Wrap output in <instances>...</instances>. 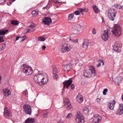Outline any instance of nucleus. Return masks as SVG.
<instances>
[{
    "instance_id": "bf43d9fd",
    "label": "nucleus",
    "mask_w": 123,
    "mask_h": 123,
    "mask_svg": "<svg viewBox=\"0 0 123 123\" xmlns=\"http://www.w3.org/2000/svg\"><path fill=\"white\" fill-rule=\"evenodd\" d=\"M122 99L123 101V94L122 95Z\"/></svg>"
},
{
    "instance_id": "e433bc0d",
    "label": "nucleus",
    "mask_w": 123,
    "mask_h": 123,
    "mask_svg": "<svg viewBox=\"0 0 123 123\" xmlns=\"http://www.w3.org/2000/svg\"><path fill=\"white\" fill-rule=\"evenodd\" d=\"M11 22V24L13 25H17L18 24V22L15 20L12 21Z\"/></svg>"
},
{
    "instance_id": "c756f323",
    "label": "nucleus",
    "mask_w": 123,
    "mask_h": 123,
    "mask_svg": "<svg viewBox=\"0 0 123 123\" xmlns=\"http://www.w3.org/2000/svg\"><path fill=\"white\" fill-rule=\"evenodd\" d=\"M38 11L35 10H33L32 12V14L34 16H36L38 14Z\"/></svg>"
},
{
    "instance_id": "6e6552de",
    "label": "nucleus",
    "mask_w": 123,
    "mask_h": 123,
    "mask_svg": "<svg viewBox=\"0 0 123 123\" xmlns=\"http://www.w3.org/2000/svg\"><path fill=\"white\" fill-rule=\"evenodd\" d=\"M121 43L118 42H116L115 44L112 46L113 49L114 51L117 52H120L121 51Z\"/></svg>"
},
{
    "instance_id": "cd10ccee",
    "label": "nucleus",
    "mask_w": 123,
    "mask_h": 123,
    "mask_svg": "<svg viewBox=\"0 0 123 123\" xmlns=\"http://www.w3.org/2000/svg\"><path fill=\"white\" fill-rule=\"evenodd\" d=\"M8 31V30L7 29L1 30H0V35L5 34Z\"/></svg>"
},
{
    "instance_id": "f3484780",
    "label": "nucleus",
    "mask_w": 123,
    "mask_h": 123,
    "mask_svg": "<svg viewBox=\"0 0 123 123\" xmlns=\"http://www.w3.org/2000/svg\"><path fill=\"white\" fill-rule=\"evenodd\" d=\"M65 104L68 105L67 108L70 109L72 108V107L70 103L69 100L67 98H65L63 101Z\"/></svg>"
},
{
    "instance_id": "79ce46f5",
    "label": "nucleus",
    "mask_w": 123,
    "mask_h": 123,
    "mask_svg": "<svg viewBox=\"0 0 123 123\" xmlns=\"http://www.w3.org/2000/svg\"><path fill=\"white\" fill-rule=\"evenodd\" d=\"M23 93L25 96H26L28 94V92L27 90H26L23 92Z\"/></svg>"
},
{
    "instance_id": "09e8293b",
    "label": "nucleus",
    "mask_w": 123,
    "mask_h": 123,
    "mask_svg": "<svg viewBox=\"0 0 123 123\" xmlns=\"http://www.w3.org/2000/svg\"><path fill=\"white\" fill-rule=\"evenodd\" d=\"M47 117V114L44 113L43 115V117L44 118H46Z\"/></svg>"
},
{
    "instance_id": "b1692460",
    "label": "nucleus",
    "mask_w": 123,
    "mask_h": 123,
    "mask_svg": "<svg viewBox=\"0 0 123 123\" xmlns=\"http://www.w3.org/2000/svg\"><path fill=\"white\" fill-rule=\"evenodd\" d=\"M35 123L34 119L32 118H28L25 120L26 123Z\"/></svg>"
},
{
    "instance_id": "a878e982",
    "label": "nucleus",
    "mask_w": 123,
    "mask_h": 123,
    "mask_svg": "<svg viewBox=\"0 0 123 123\" xmlns=\"http://www.w3.org/2000/svg\"><path fill=\"white\" fill-rule=\"evenodd\" d=\"M76 65H78L80 66H82V62L81 60H80L78 58H76Z\"/></svg>"
},
{
    "instance_id": "c9c22d12",
    "label": "nucleus",
    "mask_w": 123,
    "mask_h": 123,
    "mask_svg": "<svg viewBox=\"0 0 123 123\" xmlns=\"http://www.w3.org/2000/svg\"><path fill=\"white\" fill-rule=\"evenodd\" d=\"M114 6L117 9H120L121 8V5L119 4H115L114 5Z\"/></svg>"
},
{
    "instance_id": "ddd939ff",
    "label": "nucleus",
    "mask_w": 123,
    "mask_h": 123,
    "mask_svg": "<svg viewBox=\"0 0 123 123\" xmlns=\"http://www.w3.org/2000/svg\"><path fill=\"white\" fill-rule=\"evenodd\" d=\"M43 23L45 25H49L52 22L51 19L50 18L45 17L42 20Z\"/></svg>"
},
{
    "instance_id": "603ef678",
    "label": "nucleus",
    "mask_w": 123,
    "mask_h": 123,
    "mask_svg": "<svg viewBox=\"0 0 123 123\" xmlns=\"http://www.w3.org/2000/svg\"><path fill=\"white\" fill-rule=\"evenodd\" d=\"M74 87V84H72L71 86V88L72 89H73Z\"/></svg>"
},
{
    "instance_id": "bb28decb",
    "label": "nucleus",
    "mask_w": 123,
    "mask_h": 123,
    "mask_svg": "<svg viewBox=\"0 0 123 123\" xmlns=\"http://www.w3.org/2000/svg\"><path fill=\"white\" fill-rule=\"evenodd\" d=\"M98 62L99 63L97 65H96L97 67H98L100 66L101 64V63L102 64V65L103 66L104 64V61L101 60H99Z\"/></svg>"
},
{
    "instance_id": "72a5a7b5",
    "label": "nucleus",
    "mask_w": 123,
    "mask_h": 123,
    "mask_svg": "<svg viewBox=\"0 0 123 123\" xmlns=\"http://www.w3.org/2000/svg\"><path fill=\"white\" fill-rule=\"evenodd\" d=\"M38 40H39V41H44L45 39L44 37L42 36H41L40 37H39L38 38Z\"/></svg>"
},
{
    "instance_id": "423d86ee",
    "label": "nucleus",
    "mask_w": 123,
    "mask_h": 123,
    "mask_svg": "<svg viewBox=\"0 0 123 123\" xmlns=\"http://www.w3.org/2000/svg\"><path fill=\"white\" fill-rule=\"evenodd\" d=\"M117 13V10L116 9L113 8H111L109 9L108 14L109 18L112 21H114L115 18Z\"/></svg>"
},
{
    "instance_id": "f03ea898",
    "label": "nucleus",
    "mask_w": 123,
    "mask_h": 123,
    "mask_svg": "<svg viewBox=\"0 0 123 123\" xmlns=\"http://www.w3.org/2000/svg\"><path fill=\"white\" fill-rule=\"evenodd\" d=\"M21 67L23 72L27 75H31L33 72L32 68L25 64L22 65Z\"/></svg>"
},
{
    "instance_id": "3c124183",
    "label": "nucleus",
    "mask_w": 123,
    "mask_h": 123,
    "mask_svg": "<svg viewBox=\"0 0 123 123\" xmlns=\"http://www.w3.org/2000/svg\"><path fill=\"white\" fill-rule=\"evenodd\" d=\"M72 42L74 43H77L78 42V40L77 39L76 40L73 39Z\"/></svg>"
},
{
    "instance_id": "4d7b16f0",
    "label": "nucleus",
    "mask_w": 123,
    "mask_h": 123,
    "mask_svg": "<svg viewBox=\"0 0 123 123\" xmlns=\"http://www.w3.org/2000/svg\"><path fill=\"white\" fill-rule=\"evenodd\" d=\"M48 8V7L47 6H46L45 7H43V9H47Z\"/></svg>"
},
{
    "instance_id": "aec40b11",
    "label": "nucleus",
    "mask_w": 123,
    "mask_h": 123,
    "mask_svg": "<svg viewBox=\"0 0 123 123\" xmlns=\"http://www.w3.org/2000/svg\"><path fill=\"white\" fill-rule=\"evenodd\" d=\"M95 117L94 119V122L95 123H96L99 122L101 119V117L98 115H96L94 116Z\"/></svg>"
},
{
    "instance_id": "6ab92c4d",
    "label": "nucleus",
    "mask_w": 123,
    "mask_h": 123,
    "mask_svg": "<svg viewBox=\"0 0 123 123\" xmlns=\"http://www.w3.org/2000/svg\"><path fill=\"white\" fill-rule=\"evenodd\" d=\"M122 79V77L121 76L117 77L115 79V82L117 85H118L121 82Z\"/></svg>"
},
{
    "instance_id": "49530a36",
    "label": "nucleus",
    "mask_w": 123,
    "mask_h": 123,
    "mask_svg": "<svg viewBox=\"0 0 123 123\" xmlns=\"http://www.w3.org/2000/svg\"><path fill=\"white\" fill-rule=\"evenodd\" d=\"M4 41L3 37L1 36H0V42H3Z\"/></svg>"
},
{
    "instance_id": "680f3d73",
    "label": "nucleus",
    "mask_w": 123,
    "mask_h": 123,
    "mask_svg": "<svg viewBox=\"0 0 123 123\" xmlns=\"http://www.w3.org/2000/svg\"><path fill=\"white\" fill-rule=\"evenodd\" d=\"M16 0H12V2H14Z\"/></svg>"
},
{
    "instance_id": "a211bd4d",
    "label": "nucleus",
    "mask_w": 123,
    "mask_h": 123,
    "mask_svg": "<svg viewBox=\"0 0 123 123\" xmlns=\"http://www.w3.org/2000/svg\"><path fill=\"white\" fill-rule=\"evenodd\" d=\"M90 43L86 40H85L82 43V47L85 49H87Z\"/></svg>"
},
{
    "instance_id": "393cba45",
    "label": "nucleus",
    "mask_w": 123,
    "mask_h": 123,
    "mask_svg": "<svg viewBox=\"0 0 123 123\" xmlns=\"http://www.w3.org/2000/svg\"><path fill=\"white\" fill-rule=\"evenodd\" d=\"M52 68L53 74L57 73L58 71L57 69L56 66L55 65H53L52 67Z\"/></svg>"
},
{
    "instance_id": "864d4df0",
    "label": "nucleus",
    "mask_w": 123,
    "mask_h": 123,
    "mask_svg": "<svg viewBox=\"0 0 123 123\" xmlns=\"http://www.w3.org/2000/svg\"><path fill=\"white\" fill-rule=\"evenodd\" d=\"M96 101L98 103H99L100 101V99L98 98L96 99Z\"/></svg>"
},
{
    "instance_id": "2eb2a0df",
    "label": "nucleus",
    "mask_w": 123,
    "mask_h": 123,
    "mask_svg": "<svg viewBox=\"0 0 123 123\" xmlns=\"http://www.w3.org/2000/svg\"><path fill=\"white\" fill-rule=\"evenodd\" d=\"M115 103L116 102L114 100L111 101L108 105L109 108L111 110L113 109Z\"/></svg>"
},
{
    "instance_id": "5701e85b",
    "label": "nucleus",
    "mask_w": 123,
    "mask_h": 123,
    "mask_svg": "<svg viewBox=\"0 0 123 123\" xmlns=\"http://www.w3.org/2000/svg\"><path fill=\"white\" fill-rule=\"evenodd\" d=\"M4 94L6 96H8L10 95L11 93L10 92V90L7 89L5 88L3 90Z\"/></svg>"
},
{
    "instance_id": "13d9d810",
    "label": "nucleus",
    "mask_w": 123,
    "mask_h": 123,
    "mask_svg": "<svg viewBox=\"0 0 123 123\" xmlns=\"http://www.w3.org/2000/svg\"><path fill=\"white\" fill-rule=\"evenodd\" d=\"M120 9H123V6H121V8Z\"/></svg>"
},
{
    "instance_id": "4c0bfd02",
    "label": "nucleus",
    "mask_w": 123,
    "mask_h": 123,
    "mask_svg": "<svg viewBox=\"0 0 123 123\" xmlns=\"http://www.w3.org/2000/svg\"><path fill=\"white\" fill-rule=\"evenodd\" d=\"M27 31L26 32V33L27 32H31V31H35V29H34L31 28L30 29H27Z\"/></svg>"
},
{
    "instance_id": "20e7f679",
    "label": "nucleus",
    "mask_w": 123,
    "mask_h": 123,
    "mask_svg": "<svg viewBox=\"0 0 123 123\" xmlns=\"http://www.w3.org/2000/svg\"><path fill=\"white\" fill-rule=\"evenodd\" d=\"M111 31L113 34L117 37H119L121 35V28L118 25H115L114 28L111 30Z\"/></svg>"
},
{
    "instance_id": "0e129e2a",
    "label": "nucleus",
    "mask_w": 123,
    "mask_h": 123,
    "mask_svg": "<svg viewBox=\"0 0 123 123\" xmlns=\"http://www.w3.org/2000/svg\"><path fill=\"white\" fill-rule=\"evenodd\" d=\"M25 40V39H23V40H22V41H23L24 40Z\"/></svg>"
},
{
    "instance_id": "f8f14e48",
    "label": "nucleus",
    "mask_w": 123,
    "mask_h": 123,
    "mask_svg": "<svg viewBox=\"0 0 123 123\" xmlns=\"http://www.w3.org/2000/svg\"><path fill=\"white\" fill-rule=\"evenodd\" d=\"M4 113L5 118H7L11 115L10 111L6 107H5L4 108Z\"/></svg>"
},
{
    "instance_id": "412c9836",
    "label": "nucleus",
    "mask_w": 123,
    "mask_h": 123,
    "mask_svg": "<svg viewBox=\"0 0 123 123\" xmlns=\"http://www.w3.org/2000/svg\"><path fill=\"white\" fill-rule=\"evenodd\" d=\"M123 113V105H120L119 109L117 111V115H121Z\"/></svg>"
},
{
    "instance_id": "de8ad7c7",
    "label": "nucleus",
    "mask_w": 123,
    "mask_h": 123,
    "mask_svg": "<svg viewBox=\"0 0 123 123\" xmlns=\"http://www.w3.org/2000/svg\"><path fill=\"white\" fill-rule=\"evenodd\" d=\"M85 8H79V10L81 12H84L85 10Z\"/></svg>"
},
{
    "instance_id": "2f4dec72",
    "label": "nucleus",
    "mask_w": 123,
    "mask_h": 123,
    "mask_svg": "<svg viewBox=\"0 0 123 123\" xmlns=\"http://www.w3.org/2000/svg\"><path fill=\"white\" fill-rule=\"evenodd\" d=\"M74 16V14L72 13L70 14L68 16V20H71L73 18Z\"/></svg>"
},
{
    "instance_id": "a18cd8bd",
    "label": "nucleus",
    "mask_w": 123,
    "mask_h": 123,
    "mask_svg": "<svg viewBox=\"0 0 123 123\" xmlns=\"http://www.w3.org/2000/svg\"><path fill=\"white\" fill-rule=\"evenodd\" d=\"M59 0H53V1L56 4H58L60 3V2L58 1Z\"/></svg>"
},
{
    "instance_id": "4be33fe9",
    "label": "nucleus",
    "mask_w": 123,
    "mask_h": 123,
    "mask_svg": "<svg viewBox=\"0 0 123 123\" xmlns=\"http://www.w3.org/2000/svg\"><path fill=\"white\" fill-rule=\"evenodd\" d=\"M77 101L79 103H81L83 101V96H82L80 95L79 94L77 96Z\"/></svg>"
},
{
    "instance_id": "5fc2aeb1",
    "label": "nucleus",
    "mask_w": 123,
    "mask_h": 123,
    "mask_svg": "<svg viewBox=\"0 0 123 123\" xmlns=\"http://www.w3.org/2000/svg\"><path fill=\"white\" fill-rule=\"evenodd\" d=\"M46 48V46H45V45H43V47L42 48L43 50H44Z\"/></svg>"
},
{
    "instance_id": "e2e57ef3",
    "label": "nucleus",
    "mask_w": 123,
    "mask_h": 123,
    "mask_svg": "<svg viewBox=\"0 0 123 123\" xmlns=\"http://www.w3.org/2000/svg\"><path fill=\"white\" fill-rule=\"evenodd\" d=\"M58 123H63L62 122H60Z\"/></svg>"
},
{
    "instance_id": "0eeeda50",
    "label": "nucleus",
    "mask_w": 123,
    "mask_h": 123,
    "mask_svg": "<svg viewBox=\"0 0 123 123\" xmlns=\"http://www.w3.org/2000/svg\"><path fill=\"white\" fill-rule=\"evenodd\" d=\"M75 120L76 122L78 123H84V117L81 115L80 112H77L76 115Z\"/></svg>"
},
{
    "instance_id": "69168bd1",
    "label": "nucleus",
    "mask_w": 123,
    "mask_h": 123,
    "mask_svg": "<svg viewBox=\"0 0 123 123\" xmlns=\"http://www.w3.org/2000/svg\"><path fill=\"white\" fill-rule=\"evenodd\" d=\"M7 5H8V3H7Z\"/></svg>"
},
{
    "instance_id": "f257e3e1",
    "label": "nucleus",
    "mask_w": 123,
    "mask_h": 123,
    "mask_svg": "<svg viewBox=\"0 0 123 123\" xmlns=\"http://www.w3.org/2000/svg\"><path fill=\"white\" fill-rule=\"evenodd\" d=\"M34 81L39 85L46 84L48 82V77L45 73H38L34 75Z\"/></svg>"
},
{
    "instance_id": "a19ab883",
    "label": "nucleus",
    "mask_w": 123,
    "mask_h": 123,
    "mask_svg": "<svg viewBox=\"0 0 123 123\" xmlns=\"http://www.w3.org/2000/svg\"><path fill=\"white\" fill-rule=\"evenodd\" d=\"M36 26V25L34 24L31 23L30 25L29 26V27H34Z\"/></svg>"
},
{
    "instance_id": "8fccbe9b",
    "label": "nucleus",
    "mask_w": 123,
    "mask_h": 123,
    "mask_svg": "<svg viewBox=\"0 0 123 123\" xmlns=\"http://www.w3.org/2000/svg\"><path fill=\"white\" fill-rule=\"evenodd\" d=\"M24 37V36H22V37H16V40H18L19 38L20 37H22V38H23Z\"/></svg>"
},
{
    "instance_id": "58836bf2",
    "label": "nucleus",
    "mask_w": 123,
    "mask_h": 123,
    "mask_svg": "<svg viewBox=\"0 0 123 123\" xmlns=\"http://www.w3.org/2000/svg\"><path fill=\"white\" fill-rule=\"evenodd\" d=\"M72 115L71 113H70L69 114H68L65 117L67 118H69L72 117Z\"/></svg>"
},
{
    "instance_id": "39448f33",
    "label": "nucleus",
    "mask_w": 123,
    "mask_h": 123,
    "mask_svg": "<svg viewBox=\"0 0 123 123\" xmlns=\"http://www.w3.org/2000/svg\"><path fill=\"white\" fill-rule=\"evenodd\" d=\"M83 27L79 25H73L72 27V32L74 34H78L83 30Z\"/></svg>"
},
{
    "instance_id": "ea45409f",
    "label": "nucleus",
    "mask_w": 123,
    "mask_h": 123,
    "mask_svg": "<svg viewBox=\"0 0 123 123\" xmlns=\"http://www.w3.org/2000/svg\"><path fill=\"white\" fill-rule=\"evenodd\" d=\"M108 90L107 89L105 88V89L103 92V94L104 95H105L106 94V92H107Z\"/></svg>"
},
{
    "instance_id": "f704fd0d",
    "label": "nucleus",
    "mask_w": 123,
    "mask_h": 123,
    "mask_svg": "<svg viewBox=\"0 0 123 123\" xmlns=\"http://www.w3.org/2000/svg\"><path fill=\"white\" fill-rule=\"evenodd\" d=\"M57 73L53 74V75L54 78V79L56 80H57L58 78V76L57 75Z\"/></svg>"
},
{
    "instance_id": "c85d7f7f",
    "label": "nucleus",
    "mask_w": 123,
    "mask_h": 123,
    "mask_svg": "<svg viewBox=\"0 0 123 123\" xmlns=\"http://www.w3.org/2000/svg\"><path fill=\"white\" fill-rule=\"evenodd\" d=\"M84 113L86 114H88L89 112L88 109L87 108H85L83 111Z\"/></svg>"
},
{
    "instance_id": "7c9ffc66",
    "label": "nucleus",
    "mask_w": 123,
    "mask_h": 123,
    "mask_svg": "<svg viewBox=\"0 0 123 123\" xmlns=\"http://www.w3.org/2000/svg\"><path fill=\"white\" fill-rule=\"evenodd\" d=\"M6 47V44H2L0 45V51L3 50Z\"/></svg>"
},
{
    "instance_id": "dca6fc26",
    "label": "nucleus",
    "mask_w": 123,
    "mask_h": 123,
    "mask_svg": "<svg viewBox=\"0 0 123 123\" xmlns=\"http://www.w3.org/2000/svg\"><path fill=\"white\" fill-rule=\"evenodd\" d=\"M72 80L71 79L65 81L63 82L64 87H66L67 88H68L69 86L72 83Z\"/></svg>"
},
{
    "instance_id": "9d476101",
    "label": "nucleus",
    "mask_w": 123,
    "mask_h": 123,
    "mask_svg": "<svg viewBox=\"0 0 123 123\" xmlns=\"http://www.w3.org/2000/svg\"><path fill=\"white\" fill-rule=\"evenodd\" d=\"M23 108L26 114L29 115L31 114V108L30 106L27 105H24Z\"/></svg>"
},
{
    "instance_id": "4468645a",
    "label": "nucleus",
    "mask_w": 123,
    "mask_h": 123,
    "mask_svg": "<svg viewBox=\"0 0 123 123\" xmlns=\"http://www.w3.org/2000/svg\"><path fill=\"white\" fill-rule=\"evenodd\" d=\"M72 67V64L69 63L64 66L63 69L65 71L68 72L71 70Z\"/></svg>"
},
{
    "instance_id": "6e6d98bb",
    "label": "nucleus",
    "mask_w": 123,
    "mask_h": 123,
    "mask_svg": "<svg viewBox=\"0 0 123 123\" xmlns=\"http://www.w3.org/2000/svg\"><path fill=\"white\" fill-rule=\"evenodd\" d=\"M5 0H0V3H2L4 2Z\"/></svg>"
},
{
    "instance_id": "9b49d317",
    "label": "nucleus",
    "mask_w": 123,
    "mask_h": 123,
    "mask_svg": "<svg viewBox=\"0 0 123 123\" xmlns=\"http://www.w3.org/2000/svg\"><path fill=\"white\" fill-rule=\"evenodd\" d=\"M102 38L105 41H107L109 37L108 30H106L104 31V32L102 35L101 36Z\"/></svg>"
},
{
    "instance_id": "473e14b6",
    "label": "nucleus",
    "mask_w": 123,
    "mask_h": 123,
    "mask_svg": "<svg viewBox=\"0 0 123 123\" xmlns=\"http://www.w3.org/2000/svg\"><path fill=\"white\" fill-rule=\"evenodd\" d=\"M93 7L95 12L96 13H97L98 11V7H97L96 6H93Z\"/></svg>"
},
{
    "instance_id": "c03bdc74",
    "label": "nucleus",
    "mask_w": 123,
    "mask_h": 123,
    "mask_svg": "<svg viewBox=\"0 0 123 123\" xmlns=\"http://www.w3.org/2000/svg\"><path fill=\"white\" fill-rule=\"evenodd\" d=\"M74 13L76 15H78L80 14V13L78 11H76L74 12Z\"/></svg>"
},
{
    "instance_id": "052dcab7",
    "label": "nucleus",
    "mask_w": 123,
    "mask_h": 123,
    "mask_svg": "<svg viewBox=\"0 0 123 123\" xmlns=\"http://www.w3.org/2000/svg\"><path fill=\"white\" fill-rule=\"evenodd\" d=\"M72 40L73 39H72L71 38H70L69 39V40L71 41H72Z\"/></svg>"
},
{
    "instance_id": "37998d69",
    "label": "nucleus",
    "mask_w": 123,
    "mask_h": 123,
    "mask_svg": "<svg viewBox=\"0 0 123 123\" xmlns=\"http://www.w3.org/2000/svg\"><path fill=\"white\" fill-rule=\"evenodd\" d=\"M92 32L93 34H95L96 33V31L95 28L94 27L92 28Z\"/></svg>"
},
{
    "instance_id": "1a4fd4ad",
    "label": "nucleus",
    "mask_w": 123,
    "mask_h": 123,
    "mask_svg": "<svg viewBox=\"0 0 123 123\" xmlns=\"http://www.w3.org/2000/svg\"><path fill=\"white\" fill-rule=\"evenodd\" d=\"M71 49V47L69 44L65 43L62 45L61 50L62 53H64L66 52H68Z\"/></svg>"
},
{
    "instance_id": "7ed1b4c3",
    "label": "nucleus",
    "mask_w": 123,
    "mask_h": 123,
    "mask_svg": "<svg viewBox=\"0 0 123 123\" xmlns=\"http://www.w3.org/2000/svg\"><path fill=\"white\" fill-rule=\"evenodd\" d=\"M90 69L83 71V75L85 77H90L93 74H94L95 73L94 68L93 66H90Z\"/></svg>"
}]
</instances>
